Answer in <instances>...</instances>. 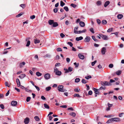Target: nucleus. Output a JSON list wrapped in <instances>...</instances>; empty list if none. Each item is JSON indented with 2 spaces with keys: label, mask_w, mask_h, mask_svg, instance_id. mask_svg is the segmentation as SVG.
<instances>
[{
  "label": "nucleus",
  "mask_w": 124,
  "mask_h": 124,
  "mask_svg": "<svg viewBox=\"0 0 124 124\" xmlns=\"http://www.w3.org/2000/svg\"><path fill=\"white\" fill-rule=\"evenodd\" d=\"M90 31L92 32V33H94V31L93 29L92 28H91L90 29Z\"/></svg>",
  "instance_id": "obj_58"
},
{
  "label": "nucleus",
  "mask_w": 124,
  "mask_h": 124,
  "mask_svg": "<svg viewBox=\"0 0 124 124\" xmlns=\"http://www.w3.org/2000/svg\"><path fill=\"white\" fill-rule=\"evenodd\" d=\"M29 119L28 117L26 118L24 120V122L25 123V124H28L29 122Z\"/></svg>",
  "instance_id": "obj_5"
},
{
  "label": "nucleus",
  "mask_w": 124,
  "mask_h": 124,
  "mask_svg": "<svg viewBox=\"0 0 124 124\" xmlns=\"http://www.w3.org/2000/svg\"><path fill=\"white\" fill-rule=\"evenodd\" d=\"M97 62V61L95 60L93 62H92V66H94L96 62Z\"/></svg>",
  "instance_id": "obj_52"
},
{
  "label": "nucleus",
  "mask_w": 124,
  "mask_h": 124,
  "mask_svg": "<svg viewBox=\"0 0 124 124\" xmlns=\"http://www.w3.org/2000/svg\"><path fill=\"white\" fill-rule=\"evenodd\" d=\"M99 45L98 44H97L95 43L94 44V46L95 47H99Z\"/></svg>",
  "instance_id": "obj_62"
},
{
  "label": "nucleus",
  "mask_w": 124,
  "mask_h": 124,
  "mask_svg": "<svg viewBox=\"0 0 124 124\" xmlns=\"http://www.w3.org/2000/svg\"><path fill=\"white\" fill-rule=\"evenodd\" d=\"M40 41L37 39H35L34 40V42L35 44H37L39 43Z\"/></svg>",
  "instance_id": "obj_27"
},
{
  "label": "nucleus",
  "mask_w": 124,
  "mask_h": 124,
  "mask_svg": "<svg viewBox=\"0 0 124 124\" xmlns=\"http://www.w3.org/2000/svg\"><path fill=\"white\" fill-rule=\"evenodd\" d=\"M86 29H84L82 31H78V34H80L82 33H84L86 32Z\"/></svg>",
  "instance_id": "obj_19"
},
{
  "label": "nucleus",
  "mask_w": 124,
  "mask_h": 124,
  "mask_svg": "<svg viewBox=\"0 0 124 124\" xmlns=\"http://www.w3.org/2000/svg\"><path fill=\"white\" fill-rule=\"evenodd\" d=\"M119 33L118 32H115L113 33H112V34H115L117 36V37H118V34Z\"/></svg>",
  "instance_id": "obj_49"
},
{
  "label": "nucleus",
  "mask_w": 124,
  "mask_h": 124,
  "mask_svg": "<svg viewBox=\"0 0 124 124\" xmlns=\"http://www.w3.org/2000/svg\"><path fill=\"white\" fill-rule=\"evenodd\" d=\"M102 23L104 25H105L106 24L107 22V21L105 20H102Z\"/></svg>",
  "instance_id": "obj_29"
},
{
  "label": "nucleus",
  "mask_w": 124,
  "mask_h": 124,
  "mask_svg": "<svg viewBox=\"0 0 124 124\" xmlns=\"http://www.w3.org/2000/svg\"><path fill=\"white\" fill-rule=\"evenodd\" d=\"M123 17V16L122 14H119L117 16V18L118 19H121Z\"/></svg>",
  "instance_id": "obj_17"
},
{
  "label": "nucleus",
  "mask_w": 124,
  "mask_h": 124,
  "mask_svg": "<svg viewBox=\"0 0 124 124\" xmlns=\"http://www.w3.org/2000/svg\"><path fill=\"white\" fill-rule=\"evenodd\" d=\"M23 14V12H21L19 14H18L16 16V17H18L20 16H22Z\"/></svg>",
  "instance_id": "obj_42"
},
{
  "label": "nucleus",
  "mask_w": 124,
  "mask_h": 124,
  "mask_svg": "<svg viewBox=\"0 0 124 124\" xmlns=\"http://www.w3.org/2000/svg\"><path fill=\"white\" fill-rule=\"evenodd\" d=\"M20 6L23 9L25 8L26 5L24 4H22L20 5Z\"/></svg>",
  "instance_id": "obj_30"
},
{
  "label": "nucleus",
  "mask_w": 124,
  "mask_h": 124,
  "mask_svg": "<svg viewBox=\"0 0 124 124\" xmlns=\"http://www.w3.org/2000/svg\"><path fill=\"white\" fill-rule=\"evenodd\" d=\"M110 3V2L109 1H106L104 4V7H106Z\"/></svg>",
  "instance_id": "obj_9"
},
{
  "label": "nucleus",
  "mask_w": 124,
  "mask_h": 124,
  "mask_svg": "<svg viewBox=\"0 0 124 124\" xmlns=\"http://www.w3.org/2000/svg\"><path fill=\"white\" fill-rule=\"evenodd\" d=\"M60 36L62 38H63L65 36V35L64 34H63V33H61L60 34Z\"/></svg>",
  "instance_id": "obj_63"
},
{
  "label": "nucleus",
  "mask_w": 124,
  "mask_h": 124,
  "mask_svg": "<svg viewBox=\"0 0 124 124\" xmlns=\"http://www.w3.org/2000/svg\"><path fill=\"white\" fill-rule=\"evenodd\" d=\"M51 89V87L50 86H48L46 88V91H49Z\"/></svg>",
  "instance_id": "obj_37"
},
{
  "label": "nucleus",
  "mask_w": 124,
  "mask_h": 124,
  "mask_svg": "<svg viewBox=\"0 0 124 124\" xmlns=\"http://www.w3.org/2000/svg\"><path fill=\"white\" fill-rule=\"evenodd\" d=\"M54 22V21L52 20H50L48 21V23L50 25L53 24Z\"/></svg>",
  "instance_id": "obj_15"
},
{
  "label": "nucleus",
  "mask_w": 124,
  "mask_h": 124,
  "mask_svg": "<svg viewBox=\"0 0 124 124\" xmlns=\"http://www.w3.org/2000/svg\"><path fill=\"white\" fill-rule=\"evenodd\" d=\"M51 55L50 54H47L46 55L44 56V57H48V58H50L51 57Z\"/></svg>",
  "instance_id": "obj_44"
},
{
  "label": "nucleus",
  "mask_w": 124,
  "mask_h": 124,
  "mask_svg": "<svg viewBox=\"0 0 124 124\" xmlns=\"http://www.w3.org/2000/svg\"><path fill=\"white\" fill-rule=\"evenodd\" d=\"M81 82L83 84H86L87 82V81L84 79H82Z\"/></svg>",
  "instance_id": "obj_33"
},
{
  "label": "nucleus",
  "mask_w": 124,
  "mask_h": 124,
  "mask_svg": "<svg viewBox=\"0 0 124 124\" xmlns=\"http://www.w3.org/2000/svg\"><path fill=\"white\" fill-rule=\"evenodd\" d=\"M114 118H115V119L114 121L115 122H119L120 121V118L117 117H115Z\"/></svg>",
  "instance_id": "obj_31"
},
{
  "label": "nucleus",
  "mask_w": 124,
  "mask_h": 124,
  "mask_svg": "<svg viewBox=\"0 0 124 124\" xmlns=\"http://www.w3.org/2000/svg\"><path fill=\"white\" fill-rule=\"evenodd\" d=\"M30 44V41L29 40H28L27 42V44L26 45V46L28 47L29 46Z\"/></svg>",
  "instance_id": "obj_34"
},
{
  "label": "nucleus",
  "mask_w": 124,
  "mask_h": 124,
  "mask_svg": "<svg viewBox=\"0 0 124 124\" xmlns=\"http://www.w3.org/2000/svg\"><path fill=\"white\" fill-rule=\"evenodd\" d=\"M17 104V102L15 101H13L11 103V105L14 106H16Z\"/></svg>",
  "instance_id": "obj_7"
},
{
  "label": "nucleus",
  "mask_w": 124,
  "mask_h": 124,
  "mask_svg": "<svg viewBox=\"0 0 124 124\" xmlns=\"http://www.w3.org/2000/svg\"><path fill=\"white\" fill-rule=\"evenodd\" d=\"M34 119L35 120L37 121H39L40 120V119L38 116H36L34 117Z\"/></svg>",
  "instance_id": "obj_23"
},
{
  "label": "nucleus",
  "mask_w": 124,
  "mask_h": 124,
  "mask_svg": "<svg viewBox=\"0 0 124 124\" xmlns=\"http://www.w3.org/2000/svg\"><path fill=\"white\" fill-rule=\"evenodd\" d=\"M16 82L17 84V86H20V83L19 79L17 78L16 79Z\"/></svg>",
  "instance_id": "obj_16"
},
{
  "label": "nucleus",
  "mask_w": 124,
  "mask_h": 124,
  "mask_svg": "<svg viewBox=\"0 0 124 124\" xmlns=\"http://www.w3.org/2000/svg\"><path fill=\"white\" fill-rule=\"evenodd\" d=\"M67 44H68L71 47H72L73 46V45L71 42H67Z\"/></svg>",
  "instance_id": "obj_46"
},
{
  "label": "nucleus",
  "mask_w": 124,
  "mask_h": 124,
  "mask_svg": "<svg viewBox=\"0 0 124 124\" xmlns=\"http://www.w3.org/2000/svg\"><path fill=\"white\" fill-rule=\"evenodd\" d=\"M122 71L121 70H118V71H116L115 73L117 75H120Z\"/></svg>",
  "instance_id": "obj_20"
},
{
  "label": "nucleus",
  "mask_w": 124,
  "mask_h": 124,
  "mask_svg": "<svg viewBox=\"0 0 124 124\" xmlns=\"http://www.w3.org/2000/svg\"><path fill=\"white\" fill-rule=\"evenodd\" d=\"M106 49L105 47H103L102 48L101 50V53L102 54H104L106 52Z\"/></svg>",
  "instance_id": "obj_6"
},
{
  "label": "nucleus",
  "mask_w": 124,
  "mask_h": 124,
  "mask_svg": "<svg viewBox=\"0 0 124 124\" xmlns=\"http://www.w3.org/2000/svg\"><path fill=\"white\" fill-rule=\"evenodd\" d=\"M0 107L2 109H3L4 108V106L3 104H1L0 105Z\"/></svg>",
  "instance_id": "obj_51"
},
{
  "label": "nucleus",
  "mask_w": 124,
  "mask_h": 124,
  "mask_svg": "<svg viewBox=\"0 0 124 124\" xmlns=\"http://www.w3.org/2000/svg\"><path fill=\"white\" fill-rule=\"evenodd\" d=\"M36 75L38 76H41L42 75V74L39 72H37L36 73Z\"/></svg>",
  "instance_id": "obj_32"
},
{
  "label": "nucleus",
  "mask_w": 124,
  "mask_h": 124,
  "mask_svg": "<svg viewBox=\"0 0 124 124\" xmlns=\"http://www.w3.org/2000/svg\"><path fill=\"white\" fill-rule=\"evenodd\" d=\"M44 106L45 108L47 109H49V106L46 103H45L44 104Z\"/></svg>",
  "instance_id": "obj_25"
},
{
  "label": "nucleus",
  "mask_w": 124,
  "mask_h": 124,
  "mask_svg": "<svg viewBox=\"0 0 124 124\" xmlns=\"http://www.w3.org/2000/svg\"><path fill=\"white\" fill-rule=\"evenodd\" d=\"M91 78V76L90 75L87 76L85 77V78L87 79H89Z\"/></svg>",
  "instance_id": "obj_47"
},
{
  "label": "nucleus",
  "mask_w": 124,
  "mask_h": 124,
  "mask_svg": "<svg viewBox=\"0 0 124 124\" xmlns=\"http://www.w3.org/2000/svg\"><path fill=\"white\" fill-rule=\"evenodd\" d=\"M58 9L57 8H55L54 9V12L55 13H56L58 11Z\"/></svg>",
  "instance_id": "obj_57"
},
{
  "label": "nucleus",
  "mask_w": 124,
  "mask_h": 124,
  "mask_svg": "<svg viewBox=\"0 0 124 124\" xmlns=\"http://www.w3.org/2000/svg\"><path fill=\"white\" fill-rule=\"evenodd\" d=\"M74 64L75 65V66L76 67H78L79 65L78 63H77L76 62H74Z\"/></svg>",
  "instance_id": "obj_61"
},
{
  "label": "nucleus",
  "mask_w": 124,
  "mask_h": 124,
  "mask_svg": "<svg viewBox=\"0 0 124 124\" xmlns=\"http://www.w3.org/2000/svg\"><path fill=\"white\" fill-rule=\"evenodd\" d=\"M25 64V63L24 62H23L20 63L19 66L20 68L22 67Z\"/></svg>",
  "instance_id": "obj_11"
},
{
  "label": "nucleus",
  "mask_w": 124,
  "mask_h": 124,
  "mask_svg": "<svg viewBox=\"0 0 124 124\" xmlns=\"http://www.w3.org/2000/svg\"><path fill=\"white\" fill-rule=\"evenodd\" d=\"M102 38L103 39L105 40H108L109 39L107 36L105 35H103Z\"/></svg>",
  "instance_id": "obj_12"
},
{
  "label": "nucleus",
  "mask_w": 124,
  "mask_h": 124,
  "mask_svg": "<svg viewBox=\"0 0 124 124\" xmlns=\"http://www.w3.org/2000/svg\"><path fill=\"white\" fill-rule=\"evenodd\" d=\"M113 29V28H109L107 31V32H109L111 31H112Z\"/></svg>",
  "instance_id": "obj_50"
},
{
  "label": "nucleus",
  "mask_w": 124,
  "mask_h": 124,
  "mask_svg": "<svg viewBox=\"0 0 124 124\" xmlns=\"http://www.w3.org/2000/svg\"><path fill=\"white\" fill-rule=\"evenodd\" d=\"M73 96L74 97H81V96L79 95L78 94H75L73 95Z\"/></svg>",
  "instance_id": "obj_43"
},
{
  "label": "nucleus",
  "mask_w": 124,
  "mask_h": 124,
  "mask_svg": "<svg viewBox=\"0 0 124 124\" xmlns=\"http://www.w3.org/2000/svg\"><path fill=\"white\" fill-rule=\"evenodd\" d=\"M100 84L101 85L103 86H109L111 85V84L109 82L107 81H101Z\"/></svg>",
  "instance_id": "obj_1"
},
{
  "label": "nucleus",
  "mask_w": 124,
  "mask_h": 124,
  "mask_svg": "<svg viewBox=\"0 0 124 124\" xmlns=\"http://www.w3.org/2000/svg\"><path fill=\"white\" fill-rule=\"evenodd\" d=\"M58 25V24L57 22H54L52 26L54 27H56Z\"/></svg>",
  "instance_id": "obj_18"
},
{
  "label": "nucleus",
  "mask_w": 124,
  "mask_h": 124,
  "mask_svg": "<svg viewBox=\"0 0 124 124\" xmlns=\"http://www.w3.org/2000/svg\"><path fill=\"white\" fill-rule=\"evenodd\" d=\"M44 77L46 80H48L50 78V75L49 73H46L44 75Z\"/></svg>",
  "instance_id": "obj_3"
},
{
  "label": "nucleus",
  "mask_w": 124,
  "mask_h": 124,
  "mask_svg": "<svg viewBox=\"0 0 124 124\" xmlns=\"http://www.w3.org/2000/svg\"><path fill=\"white\" fill-rule=\"evenodd\" d=\"M77 27H75L74 29V32L76 34H78V31H76L77 30V29L78 28V26H77Z\"/></svg>",
  "instance_id": "obj_24"
},
{
  "label": "nucleus",
  "mask_w": 124,
  "mask_h": 124,
  "mask_svg": "<svg viewBox=\"0 0 124 124\" xmlns=\"http://www.w3.org/2000/svg\"><path fill=\"white\" fill-rule=\"evenodd\" d=\"M93 90L94 91L95 93L96 92H97V91L99 90V89H97L95 88H93Z\"/></svg>",
  "instance_id": "obj_53"
},
{
  "label": "nucleus",
  "mask_w": 124,
  "mask_h": 124,
  "mask_svg": "<svg viewBox=\"0 0 124 124\" xmlns=\"http://www.w3.org/2000/svg\"><path fill=\"white\" fill-rule=\"evenodd\" d=\"M64 9L66 11H68L69 10V8L67 6H65L64 7Z\"/></svg>",
  "instance_id": "obj_41"
},
{
  "label": "nucleus",
  "mask_w": 124,
  "mask_h": 124,
  "mask_svg": "<svg viewBox=\"0 0 124 124\" xmlns=\"http://www.w3.org/2000/svg\"><path fill=\"white\" fill-rule=\"evenodd\" d=\"M92 39L94 40V41H96V42L99 41L98 40L95 39L94 36H92Z\"/></svg>",
  "instance_id": "obj_35"
},
{
  "label": "nucleus",
  "mask_w": 124,
  "mask_h": 124,
  "mask_svg": "<svg viewBox=\"0 0 124 124\" xmlns=\"http://www.w3.org/2000/svg\"><path fill=\"white\" fill-rule=\"evenodd\" d=\"M70 6L73 7V8H75L77 7V5L73 3H71L70 4Z\"/></svg>",
  "instance_id": "obj_40"
},
{
  "label": "nucleus",
  "mask_w": 124,
  "mask_h": 124,
  "mask_svg": "<svg viewBox=\"0 0 124 124\" xmlns=\"http://www.w3.org/2000/svg\"><path fill=\"white\" fill-rule=\"evenodd\" d=\"M65 5V3L62 1L60 2V5L62 7L63 6Z\"/></svg>",
  "instance_id": "obj_39"
},
{
  "label": "nucleus",
  "mask_w": 124,
  "mask_h": 124,
  "mask_svg": "<svg viewBox=\"0 0 124 124\" xmlns=\"http://www.w3.org/2000/svg\"><path fill=\"white\" fill-rule=\"evenodd\" d=\"M78 57L80 59L83 60L85 58L84 56L81 54H78Z\"/></svg>",
  "instance_id": "obj_4"
},
{
  "label": "nucleus",
  "mask_w": 124,
  "mask_h": 124,
  "mask_svg": "<svg viewBox=\"0 0 124 124\" xmlns=\"http://www.w3.org/2000/svg\"><path fill=\"white\" fill-rule=\"evenodd\" d=\"M31 99V97H27L26 98V101L28 102L30 101Z\"/></svg>",
  "instance_id": "obj_45"
},
{
  "label": "nucleus",
  "mask_w": 124,
  "mask_h": 124,
  "mask_svg": "<svg viewBox=\"0 0 124 124\" xmlns=\"http://www.w3.org/2000/svg\"><path fill=\"white\" fill-rule=\"evenodd\" d=\"M8 52V48L5 49L3 51L1 52V54H5Z\"/></svg>",
  "instance_id": "obj_14"
},
{
  "label": "nucleus",
  "mask_w": 124,
  "mask_h": 124,
  "mask_svg": "<svg viewBox=\"0 0 124 124\" xmlns=\"http://www.w3.org/2000/svg\"><path fill=\"white\" fill-rule=\"evenodd\" d=\"M70 115L73 117H75L76 115V114L75 113L72 112L70 113Z\"/></svg>",
  "instance_id": "obj_26"
},
{
  "label": "nucleus",
  "mask_w": 124,
  "mask_h": 124,
  "mask_svg": "<svg viewBox=\"0 0 124 124\" xmlns=\"http://www.w3.org/2000/svg\"><path fill=\"white\" fill-rule=\"evenodd\" d=\"M57 51H62V49L60 48H58L57 49Z\"/></svg>",
  "instance_id": "obj_55"
},
{
  "label": "nucleus",
  "mask_w": 124,
  "mask_h": 124,
  "mask_svg": "<svg viewBox=\"0 0 124 124\" xmlns=\"http://www.w3.org/2000/svg\"><path fill=\"white\" fill-rule=\"evenodd\" d=\"M69 23V22L68 21H66L65 22V24L67 25H68Z\"/></svg>",
  "instance_id": "obj_64"
},
{
  "label": "nucleus",
  "mask_w": 124,
  "mask_h": 124,
  "mask_svg": "<svg viewBox=\"0 0 124 124\" xmlns=\"http://www.w3.org/2000/svg\"><path fill=\"white\" fill-rule=\"evenodd\" d=\"M90 40V38L89 36H86L85 39V41L89 42Z\"/></svg>",
  "instance_id": "obj_8"
},
{
  "label": "nucleus",
  "mask_w": 124,
  "mask_h": 124,
  "mask_svg": "<svg viewBox=\"0 0 124 124\" xmlns=\"http://www.w3.org/2000/svg\"><path fill=\"white\" fill-rule=\"evenodd\" d=\"M74 91L75 92H78L80 91V89H79L78 90V88H76L74 89Z\"/></svg>",
  "instance_id": "obj_48"
},
{
  "label": "nucleus",
  "mask_w": 124,
  "mask_h": 124,
  "mask_svg": "<svg viewBox=\"0 0 124 124\" xmlns=\"http://www.w3.org/2000/svg\"><path fill=\"white\" fill-rule=\"evenodd\" d=\"M35 16L34 15L31 16H30V18L32 19H33L35 18Z\"/></svg>",
  "instance_id": "obj_54"
},
{
  "label": "nucleus",
  "mask_w": 124,
  "mask_h": 124,
  "mask_svg": "<svg viewBox=\"0 0 124 124\" xmlns=\"http://www.w3.org/2000/svg\"><path fill=\"white\" fill-rule=\"evenodd\" d=\"M73 69V68L71 67H69L68 68V71L69 72H71L72 71Z\"/></svg>",
  "instance_id": "obj_28"
},
{
  "label": "nucleus",
  "mask_w": 124,
  "mask_h": 124,
  "mask_svg": "<svg viewBox=\"0 0 124 124\" xmlns=\"http://www.w3.org/2000/svg\"><path fill=\"white\" fill-rule=\"evenodd\" d=\"M96 4L98 6H99L101 5V2L100 1H98L96 3Z\"/></svg>",
  "instance_id": "obj_38"
},
{
  "label": "nucleus",
  "mask_w": 124,
  "mask_h": 124,
  "mask_svg": "<svg viewBox=\"0 0 124 124\" xmlns=\"http://www.w3.org/2000/svg\"><path fill=\"white\" fill-rule=\"evenodd\" d=\"M62 74V72L60 71H57L55 72V74L57 75L60 76Z\"/></svg>",
  "instance_id": "obj_21"
},
{
  "label": "nucleus",
  "mask_w": 124,
  "mask_h": 124,
  "mask_svg": "<svg viewBox=\"0 0 124 124\" xmlns=\"http://www.w3.org/2000/svg\"><path fill=\"white\" fill-rule=\"evenodd\" d=\"M60 107L63 108H66L67 107V106L66 105H62L60 106Z\"/></svg>",
  "instance_id": "obj_60"
},
{
  "label": "nucleus",
  "mask_w": 124,
  "mask_h": 124,
  "mask_svg": "<svg viewBox=\"0 0 124 124\" xmlns=\"http://www.w3.org/2000/svg\"><path fill=\"white\" fill-rule=\"evenodd\" d=\"M80 79L79 78H77L75 80V82L76 83H78L80 81Z\"/></svg>",
  "instance_id": "obj_36"
},
{
  "label": "nucleus",
  "mask_w": 124,
  "mask_h": 124,
  "mask_svg": "<svg viewBox=\"0 0 124 124\" xmlns=\"http://www.w3.org/2000/svg\"><path fill=\"white\" fill-rule=\"evenodd\" d=\"M26 76V75L24 74H22L21 75L18 76V77L21 79H22Z\"/></svg>",
  "instance_id": "obj_22"
},
{
  "label": "nucleus",
  "mask_w": 124,
  "mask_h": 124,
  "mask_svg": "<svg viewBox=\"0 0 124 124\" xmlns=\"http://www.w3.org/2000/svg\"><path fill=\"white\" fill-rule=\"evenodd\" d=\"M113 65L112 64H110L109 65V67L110 68H113Z\"/></svg>",
  "instance_id": "obj_56"
},
{
  "label": "nucleus",
  "mask_w": 124,
  "mask_h": 124,
  "mask_svg": "<svg viewBox=\"0 0 124 124\" xmlns=\"http://www.w3.org/2000/svg\"><path fill=\"white\" fill-rule=\"evenodd\" d=\"M83 39V37L82 36H80L79 37H76V40L78 41L80 40H82Z\"/></svg>",
  "instance_id": "obj_13"
},
{
  "label": "nucleus",
  "mask_w": 124,
  "mask_h": 124,
  "mask_svg": "<svg viewBox=\"0 0 124 124\" xmlns=\"http://www.w3.org/2000/svg\"><path fill=\"white\" fill-rule=\"evenodd\" d=\"M97 22L98 24H100L101 22V21L98 19L97 20Z\"/></svg>",
  "instance_id": "obj_59"
},
{
  "label": "nucleus",
  "mask_w": 124,
  "mask_h": 124,
  "mask_svg": "<svg viewBox=\"0 0 124 124\" xmlns=\"http://www.w3.org/2000/svg\"><path fill=\"white\" fill-rule=\"evenodd\" d=\"M79 24L81 27H84L85 26V23L83 22L80 21L79 22Z\"/></svg>",
  "instance_id": "obj_10"
},
{
  "label": "nucleus",
  "mask_w": 124,
  "mask_h": 124,
  "mask_svg": "<svg viewBox=\"0 0 124 124\" xmlns=\"http://www.w3.org/2000/svg\"><path fill=\"white\" fill-rule=\"evenodd\" d=\"M63 86L62 85H59L58 86V90L59 92H63Z\"/></svg>",
  "instance_id": "obj_2"
}]
</instances>
